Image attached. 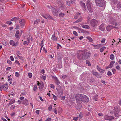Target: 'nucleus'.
<instances>
[{
  "label": "nucleus",
  "mask_w": 121,
  "mask_h": 121,
  "mask_svg": "<svg viewBox=\"0 0 121 121\" xmlns=\"http://www.w3.org/2000/svg\"><path fill=\"white\" fill-rule=\"evenodd\" d=\"M90 54L89 52H85L84 50H82L78 51L77 55L78 59L83 60L88 59Z\"/></svg>",
  "instance_id": "f257e3e1"
},
{
  "label": "nucleus",
  "mask_w": 121,
  "mask_h": 121,
  "mask_svg": "<svg viewBox=\"0 0 121 121\" xmlns=\"http://www.w3.org/2000/svg\"><path fill=\"white\" fill-rule=\"evenodd\" d=\"M96 5L99 6L103 7L105 5L104 0H95Z\"/></svg>",
  "instance_id": "f03ea898"
},
{
  "label": "nucleus",
  "mask_w": 121,
  "mask_h": 121,
  "mask_svg": "<svg viewBox=\"0 0 121 121\" xmlns=\"http://www.w3.org/2000/svg\"><path fill=\"white\" fill-rule=\"evenodd\" d=\"M58 87H60L59 89H58L57 88H56L57 91L58 92V95H57V96L58 97H60L62 95L63 92L61 86L59 85Z\"/></svg>",
  "instance_id": "7ed1b4c3"
},
{
  "label": "nucleus",
  "mask_w": 121,
  "mask_h": 121,
  "mask_svg": "<svg viewBox=\"0 0 121 121\" xmlns=\"http://www.w3.org/2000/svg\"><path fill=\"white\" fill-rule=\"evenodd\" d=\"M98 22V21L97 20L94 19H93L91 21L90 25L92 27H93L96 25Z\"/></svg>",
  "instance_id": "20e7f679"
},
{
  "label": "nucleus",
  "mask_w": 121,
  "mask_h": 121,
  "mask_svg": "<svg viewBox=\"0 0 121 121\" xmlns=\"http://www.w3.org/2000/svg\"><path fill=\"white\" fill-rule=\"evenodd\" d=\"M110 22L112 24L116 26H118V24L117 23L115 20L112 17H111L109 19Z\"/></svg>",
  "instance_id": "39448f33"
},
{
  "label": "nucleus",
  "mask_w": 121,
  "mask_h": 121,
  "mask_svg": "<svg viewBox=\"0 0 121 121\" xmlns=\"http://www.w3.org/2000/svg\"><path fill=\"white\" fill-rule=\"evenodd\" d=\"M83 95L81 94H78L76 96V99L77 101H82L83 96Z\"/></svg>",
  "instance_id": "423d86ee"
},
{
  "label": "nucleus",
  "mask_w": 121,
  "mask_h": 121,
  "mask_svg": "<svg viewBox=\"0 0 121 121\" xmlns=\"http://www.w3.org/2000/svg\"><path fill=\"white\" fill-rule=\"evenodd\" d=\"M51 9H52V13L53 15L55 16L58 15L57 13L58 11L56 8L54 7H52L51 8Z\"/></svg>",
  "instance_id": "0eeeda50"
},
{
  "label": "nucleus",
  "mask_w": 121,
  "mask_h": 121,
  "mask_svg": "<svg viewBox=\"0 0 121 121\" xmlns=\"http://www.w3.org/2000/svg\"><path fill=\"white\" fill-rule=\"evenodd\" d=\"M104 119L106 120L111 121L114 119L113 117H110L108 115H105L104 117Z\"/></svg>",
  "instance_id": "6e6552de"
},
{
  "label": "nucleus",
  "mask_w": 121,
  "mask_h": 121,
  "mask_svg": "<svg viewBox=\"0 0 121 121\" xmlns=\"http://www.w3.org/2000/svg\"><path fill=\"white\" fill-rule=\"evenodd\" d=\"M82 101L83 102H88L89 101V98L86 95H84L83 96Z\"/></svg>",
  "instance_id": "1a4fd4ad"
},
{
  "label": "nucleus",
  "mask_w": 121,
  "mask_h": 121,
  "mask_svg": "<svg viewBox=\"0 0 121 121\" xmlns=\"http://www.w3.org/2000/svg\"><path fill=\"white\" fill-rule=\"evenodd\" d=\"M87 6L89 11L90 13H91L93 12V10L91 8V6L90 5L88 4H87Z\"/></svg>",
  "instance_id": "9d476101"
},
{
  "label": "nucleus",
  "mask_w": 121,
  "mask_h": 121,
  "mask_svg": "<svg viewBox=\"0 0 121 121\" xmlns=\"http://www.w3.org/2000/svg\"><path fill=\"white\" fill-rule=\"evenodd\" d=\"M99 29L103 31L105 30V27H104V25L102 24L99 26Z\"/></svg>",
  "instance_id": "9b49d317"
},
{
  "label": "nucleus",
  "mask_w": 121,
  "mask_h": 121,
  "mask_svg": "<svg viewBox=\"0 0 121 121\" xmlns=\"http://www.w3.org/2000/svg\"><path fill=\"white\" fill-rule=\"evenodd\" d=\"M60 9L62 10H65L67 9L65 6L64 4H62L60 7Z\"/></svg>",
  "instance_id": "f8f14e48"
},
{
  "label": "nucleus",
  "mask_w": 121,
  "mask_h": 121,
  "mask_svg": "<svg viewBox=\"0 0 121 121\" xmlns=\"http://www.w3.org/2000/svg\"><path fill=\"white\" fill-rule=\"evenodd\" d=\"M19 22L20 24L22 25L21 26L22 28L24 26V25L25 24V21L24 20L21 19L19 21Z\"/></svg>",
  "instance_id": "ddd939ff"
},
{
  "label": "nucleus",
  "mask_w": 121,
  "mask_h": 121,
  "mask_svg": "<svg viewBox=\"0 0 121 121\" xmlns=\"http://www.w3.org/2000/svg\"><path fill=\"white\" fill-rule=\"evenodd\" d=\"M117 8L118 9H120L121 7V3L120 2H117V3H114L115 4H117Z\"/></svg>",
  "instance_id": "4468645a"
},
{
  "label": "nucleus",
  "mask_w": 121,
  "mask_h": 121,
  "mask_svg": "<svg viewBox=\"0 0 121 121\" xmlns=\"http://www.w3.org/2000/svg\"><path fill=\"white\" fill-rule=\"evenodd\" d=\"M67 5H70L71 4L73 3L74 2L72 0L70 1H67L66 2Z\"/></svg>",
  "instance_id": "2eb2a0df"
},
{
  "label": "nucleus",
  "mask_w": 121,
  "mask_h": 121,
  "mask_svg": "<svg viewBox=\"0 0 121 121\" xmlns=\"http://www.w3.org/2000/svg\"><path fill=\"white\" fill-rule=\"evenodd\" d=\"M15 100L14 99H11L9 101V103L8 104V105H10L11 104L14 103L15 102Z\"/></svg>",
  "instance_id": "dca6fc26"
},
{
  "label": "nucleus",
  "mask_w": 121,
  "mask_h": 121,
  "mask_svg": "<svg viewBox=\"0 0 121 121\" xmlns=\"http://www.w3.org/2000/svg\"><path fill=\"white\" fill-rule=\"evenodd\" d=\"M3 87V90L4 91L6 90L8 88V84H5L2 85Z\"/></svg>",
  "instance_id": "f3484780"
},
{
  "label": "nucleus",
  "mask_w": 121,
  "mask_h": 121,
  "mask_svg": "<svg viewBox=\"0 0 121 121\" xmlns=\"http://www.w3.org/2000/svg\"><path fill=\"white\" fill-rule=\"evenodd\" d=\"M19 19V18L18 17H15L11 19L10 20L12 21H15L18 20Z\"/></svg>",
  "instance_id": "a211bd4d"
},
{
  "label": "nucleus",
  "mask_w": 121,
  "mask_h": 121,
  "mask_svg": "<svg viewBox=\"0 0 121 121\" xmlns=\"http://www.w3.org/2000/svg\"><path fill=\"white\" fill-rule=\"evenodd\" d=\"M80 5L84 9H85L86 8V7L85 6V5L84 3L82 1H81L80 2Z\"/></svg>",
  "instance_id": "6ab92c4d"
},
{
  "label": "nucleus",
  "mask_w": 121,
  "mask_h": 121,
  "mask_svg": "<svg viewBox=\"0 0 121 121\" xmlns=\"http://www.w3.org/2000/svg\"><path fill=\"white\" fill-rule=\"evenodd\" d=\"M37 84L38 86H39V88L40 89H42L43 88V83H39L38 82Z\"/></svg>",
  "instance_id": "aec40b11"
},
{
  "label": "nucleus",
  "mask_w": 121,
  "mask_h": 121,
  "mask_svg": "<svg viewBox=\"0 0 121 121\" xmlns=\"http://www.w3.org/2000/svg\"><path fill=\"white\" fill-rule=\"evenodd\" d=\"M106 29L108 31H109L111 30L112 29V25H108L106 27Z\"/></svg>",
  "instance_id": "412c9836"
},
{
  "label": "nucleus",
  "mask_w": 121,
  "mask_h": 121,
  "mask_svg": "<svg viewBox=\"0 0 121 121\" xmlns=\"http://www.w3.org/2000/svg\"><path fill=\"white\" fill-rule=\"evenodd\" d=\"M82 17H81L79 18L77 20L75 21L74 22L76 23L79 22H81L82 21Z\"/></svg>",
  "instance_id": "4be33fe9"
},
{
  "label": "nucleus",
  "mask_w": 121,
  "mask_h": 121,
  "mask_svg": "<svg viewBox=\"0 0 121 121\" xmlns=\"http://www.w3.org/2000/svg\"><path fill=\"white\" fill-rule=\"evenodd\" d=\"M51 39L53 41H56L57 39L56 37L55 36V34L52 35L51 38Z\"/></svg>",
  "instance_id": "5701e85b"
},
{
  "label": "nucleus",
  "mask_w": 121,
  "mask_h": 121,
  "mask_svg": "<svg viewBox=\"0 0 121 121\" xmlns=\"http://www.w3.org/2000/svg\"><path fill=\"white\" fill-rule=\"evenodd\" d=\"M22 103L25 105H27L28 104V102L27 100L26 99H25L23 101Z\"/></svg>",
  "instance_id": "b1692460"
},
{
  "label": "nucleus",
  "mask_w": 121,
  "mask_h": 121,
  "mask_svg": "<svg viewBox=\"0 0 121 121\" xmlns=\"http://www.w3.org/2000/svg\"><path fill=\"white\" fill-rule=\"evenodd\" d=\"M115 63L114 61H112L111 62L110 64L109 65V68H111L113 66V64Z\"/></svg>",
  "instance_id": "393cba45"
},
{
  "label": "nucleus",
  "mask_w": 121,
  "mask_h": 121,
  "mask_svg": "<svg viewBox=\"0 0 121 121\" xmlns=\"http://www.w3.org/2000/svg\"><path fill=\"white\" fill-rule=\"evenodd\" d=\"M19 30H17L16 31L15 34V36L17 38H19Z\"/></svg>",
  "instance_id": "a878e982"
},
{
  "label": "nucleus",
  "mask_w": 121,
  "mask_h": 121,
  "mask_svg": "<svg viewBox=\"0 0 121 121\" xmlns=\"http://www.w3.org/2000/svg\"><path fill=\"white\" fill-rule=\"evenodd\" d=\"M119 110L117 107H115L114 108V112H119Z\"/></svg>",
  "instance_id": "bb28decb"
},
{
  "label": "nucleus",
  "mask_w": 121,
  "mask_h": 121,
  "mask_svg": "<svg viewBox=\"0 0 121 121\" xmlns=\"http://www.w3.org/2000/svg\"><path fill=\"white\" fill-rule=\"evenodd\" d=\"M82 27L83 28H85L87 29H89V26H88V25H82Z\"/></svg>",
  "instance_id": "cd10ccee"
},
{
  "label": "nucleus",
  "mask_w": 121,
  "mask_h": 121,
  "mask_svg": "<svg viewBox=\"0 0 121 121\" xmlns=\"http://www.w3.org/2000/svg\"><path fill=\"white\" fill-rule=\"evenodd\" d=\"M28 42H27L26 41H25L23 43L24 45H25L26 44H27V45L28 44H29L30 43V38H28Z\"/></svg>",
  "instance_id": "c85d7f7f"
},
{
  "label": "nucleus",
  "mask_w": 121,
  "mask_h": 121,
  "mask_svg": "<svg viewBox=\"0 0 121 121\" xmlns=\"http://www.w3.org/2000/svg\"><path fill=\"white\" fill-rule=\"evenodd\" d=\"M114 115L116 117H118L120 114L119 112H114Z\"/></svg>",
  "instance_id": "c756f323"
},
{
  "label": "nucleus",
  "mask_w": 121,
  "mask_h": 121,
  "mask_svg": "<svg viewBox=\"0 0 121 121\" xmlns=\"http://www.w3.org/2000/svg\"><path fill=\"white\" fill-rule=\"evenodd\" d=\"M96 77L97 78H101L102 77V75L100 74L97 73Z\"/></svg>",
  "instance_id": "7c9ffc66"
},
{
  "label": "nucleus",
  "mask_w": 121,
  "mask_h": 121,
  "mask_svg": "<svg viewBox=\"0 0 121 121\" xmlns=\"http://www.w3.org/2000/svg\"><path fill=\"white\" fill-rule=\"evenodd\" d=\"M65 13H60L59 14V16L60 17H63L64 16Z\"/></svg>",
  "instance_id": "2f4dec72"
},
{
  "label": "nucleus",
  "mask_w": 121,
  "mask_h": 121,
  "mask_svg": "<svg viewBox=\"0 0 121 121\" xmlns=\"http://www.w3.org/2000/svg\"><path fill=\"white\" fill-rule=\"evenodd\" d=\"M40 22V20H36L35 21L34 23L35 24H37L39 23Z\"/></svg>",
  "instance_id": "473e14b6"
},
{
  "label": "nucleus",
  "mask_w": 121,
  "mask_h": 121,
  "mask_svg": "<svg viewBox=\"0 0 121 121\" xmlns=\"http://www.w3.org/2000/svg\"><path fill=\"white\" fill-rule=\"evenodd\" d=\"M106 48V47H103L101 48L100 49V51L101 52H102L103 51L104 49H105Z\"/></svg>",
  "instance_id": "72a5a7b5"
},
{
  "label": "nucleus",
  "mask_w": 121,
  "mask_h": 121,
  "mask_svg": "<svg viewBox=\"0 0 121 121\" xmlns=\"http://www.w3.org/2000/svg\"><path fill=\"white\" fill-rule=\"evenodd\" d=\"M10 44L11 45H12L13 46V45H14V42L12 40H11L10 41Z\"/></svg>",
  "instance_id": "f704fd0d"
},
{
  "label": "nucleus",
  "mask_w": 121,
  "mask_h": 121,
  "mask_svg": "<svg viewBox=\"0 0 121 121\" xmlns=\"http://www.w3.org/2000/svg\"><path fill=\"white\" fill-rule=\"evenodd\" d=\"M1 83H0V91H2L3 90V87Z\"/></svg>",
  "instance_id": "c9c22d12"
},
{
  "label": "nucleus",
  "mask_w": 121,
  "mask_h": 121,
  "mask_svg": "<svg viewBox=\"0 0 121 121\" xmlns=\"http://www.w3.org/2000/svg\"><path fill=\"white\" fill-rule=\"evenodd\" d=\"M86 38L88 40H89V41L90 42H92L93 41V40L92 39L91 37L88 36Z\"/></svg>",
  "instance_id": "e433bc0d"
},
{
  "label": "nucleus",
  "mask_w": 121,
  "mask_h": 121,
  "mask_svg": "<svg viewBox=\"0 0 121 121\" xmlns=\"http://www.w3.org/2000/svg\"><path fill=\"white\" fill-rule=\"evenodd\" d=\"M100 47V44H99L96 45V46L95 47H94V48L95 49H98Z\"/></svg>",
  "instance_id": "4c0bfd02"
},
{
  "label": "nucleus",
  "mask_w": 121,
  "mask_h": 121,
  "mask_svg": "<svg viewBox=\"0 0 121 121\" xmlns=\"http://www.w3.org/2000/svg\"><path fill=\"white\" fill-rule=\"evenodd\" d=\"M114 58V56L113 54H111L110 56V59L111 60H113Z\"/></svg>",
  "instance_id": "58836bf2"
},
{
  "label": "nucleus",
  "mask_w": 121,
  "mask_h": 121,
  "mask_svg": "<svg viewBox=\"0 0 121 121\" xmlns=\"http://www.w3.org/2000/svg\"><path fill=\"white\" fill-rule=\"evenodd\" d=\"M15 107V106L14 105H13L11 106L10 107V109L11 110H12Z\"/></svg>",
  "instance_id": "ea45409f"
},
{
  "label": "nucleus",
  "mask_w": 121,
  "mask_h": 121,
  "mask_svg": "<svg viewBox=\"0 0 121 121\" xmlns=\"http://www.w3.org/2000/svg\"><path fill=\"white\" fill-rule=\"evenodd\" d=\"M76 29H78L79 30H80V31H81V32H83V30L81 28H79L78 27H76Z\"/></svg>",
  "instance_id": "a19ab883"
},
{
  "label": "nucleus",
  "mask_w": 121,
  "mask_h": 121,
  "mask_svg": "<svg viewBox=\"0 0 121 121\" xmlns=\"http://www.w3.org/2000/svg\"><path fill=\"white\" fill-rule=\"evenodd\" d=\"M92 73L93 75H95L96 76L97 73V72H95L94 71H92Z\"/></svg>",
  "instance_id": "79ce46f5"
},
{
  "label": "nucleus",
  "mask_w": 121,
  "mask_h": 121,
  "mask_svg": "<svg viewBox=\"0 0 121 121\" xmlns=\"http://www.w3.org/2000/svg\"><path fill=\"white\" fill-rule=\"evenodd\" d=\"M15 76L17 77H18L20 76V74L18 72H16L15 73Z\"/></svg>",
  "instance_id": "37998d69"
},
{
  "label": "nucleus",
  "mask_w": 121,
  "mask_h": 121,
  "mask_svg": "<svg viewBox=\"0 0 121 121\" xmlns=\"http://www.w3.org/2000/svg\"><path fill=\"white\" fill-rule=\"evenodd\" d=\"M98 96V95L97 94H96L95 95V96H94V100H95V101H97V97Z\"/></svg>",
  "instance_id": "c03bdc74"
},
{
  "label": "nucleus",
  "mask_w": 121,
  "mask_h": 121,
  "mask_svg": "<svg viewBox=\"0 0 121 121\" xmlns=\"http://www.w3.org/2000/svg\"><path fill=\"white\" fill-rule=\"evenodd\" d=\"M55 83L57 85H58L60 83V82L58 79L56 81Z\"/></svg>",
  "instance_id": "a18cd8bd"
},
{
  "label": "nucleus",
  "mask_w": 121,
  "mask_h": 121,
  "mask_svg": "<svg viewBox=\"0 0 121 121\" xmlns=\"http://www.w3.org/2000/svg\"><path fill=\"white\" fill-rule=\"evenodd\" d=\"M78 117H74L73 118V119L74 120L76 121L78 120Z\"/></svg>",
  "instance_id": "49530a36"
},
{
  "label": "nucleus",
  "mask_w": 121,
  "mask_h": 121,
  "mask_svg": "<svg viewBox=\"0 0 121 121\" xmlns=\"http://www.w3.org/2000/svg\"><path fill=\"white\" fill-rule=\"evenodd\" d=\"M19 42H17L16 43H14V45H13V46H17L18 45Z\"/></svg>",
  "instance_id": "de8ad7c7"
},
{
  "label": "nucleus",
  "mask_w": 121,
  "mask_h": 121,
  "mask_svg": "<svg viewBox=\"0 0 121 121\" xmlns=\"http://www.w3.org/2000/svg\"><path fill=\"white\" fill-rule=\"evenodd\" d=\"M6 23L10 25L12 23V22H11L7 21L6 22Z\"/></svg>",
  "instance_id": "09e8293b"
},
{
  "label": "nucleus",
  "mask_w": 121,
  "mask_h": 121,
  "mask_svg": "<svg viewBox=\"0 0 121 121\" xmlns=\"http://www.w3.org/2000/svg\"><path fill=\"white\" fill-rule=\"evenodd\" d=\"M37 88V86L36 85H35L34 86L33 88V90L34 91H35L36 90V89Z\"/></svg>",
  "instance_id": "8fccbe9b"
},
{
  "label": "nucleus",
  "mask_w": 121,
  "mask_h": 121,
  "mask_svg": "<svg viewBox=\"0 0 121 121\" xmlns=\"http://www.w3.org/2000/svg\"><path fill=\"white\" fill-rule=\"evenodd\" d=\"M7 62L9 64H11L12 63V62H11V61L10 60H7Z\"/></svg>",
  "instance_id": "3c124183"
},
{
  "label": "nucleus",
  "mask_w": 121,
  "mask_h": 121,
  "mask_svg": "<svg viewBox=\"0 0 121 121\" xmlns=\"http://www.w3.org/2000/svg\"><path fill=\"white\" fill-rule=\"evenodd\" d=\"M50 85H51L50 87L51 88H52L53 89L55 88V86H54V85L53 84H50Z\"/></svg>",
  "instance_id": "603ef678"
},
{
  "label": "nucleus",
  "mask_w": 121,
  "mask_h": 121,
  "mask_svg": "<svg viewBox=\"0 0 121 121\" xmlns=\"http://www.w3.org/2000/svg\"><path fill=\"white\" fill-rule=\"evenodd\" d=\"M52 105H50L49 107H48V110H49L51 111V110L52 109Z\"/></svg>",
  "instance_id": "864d4df0"
},
{
  "label": "nucleus",
  "mask_w": 121,
  "mask_h": 121,
  "mask_svg": "<svg viewBox=\"0 0 121 121\" xmlns=\"http://www.w3.org/2000/svg\"><path fill=\"white\" fill-rule=\"evenodd\" d=\"M83 116V113H82L80 112L79 114V118H81Z\"/></svg>",
  "instance_id": "5fc2aeb1"
},
{
  "label": "nucleus",
  "mask_w": 121,
  "mask_h": 121,
  "mask_svg": "<svg viewBox=\"0 0 121 121\" xmlns=\"http://www.w3.org/2000/svg\"><path fill=\"white\" fill-rule=\"evenodd\" d=\"M89 81L90 82H93L94 81V79L93 78H92L89 80Z\"/></svg>",
  "instance_id": "6e6d98bb"
},
{
  "label": "nucleus",
  "mask_w": 121,
  "mask_h": 121,
  "mask_svg": "<svg viewBox=\"0 0 121 121\" xmlns=\"http://www.w3.org/2000/svg\"><path fill=\"white\" fill-rule=\"evenodd\" d=\"M53 96L54 98V100H56L57 99V98L56 96H55V95H53Z\"/></svg>",
  "instance_id": "4d7b16f0"
},
{
  "label": "nucleus",
  "mask_w": 121,
  "mask_h": 121,
  "mask_svg": "<svg viewBox=\"0 0 121 121\" xmlns=\"http://www.w3.org/2000/svg\"><path fill=\"white\" fill-rule=\"evenodd\" d=\"M99 71L101 73H103L104 72L105 70H104L103 69H101L100 70H99Z\"/></svg>",
  "instance_id": "13d9d810"
},
{
  "label": "nucleus",
  "mask_w": 121,
  "mask_h": 121,
  "mask_svg": "<svg viewBox=\"0 0 121 121\" xmlns=\"http://www.w3.org/2000/svg\"><path fill=\"white\" fill-rule=\"evenodd\" d=\"M73 33L76 36H77L78 35V34L75 31H73Z\"/></svg>",
  "instance_id": "bf43d9fd"
},
{
  "label": "nucleus",
  "mask_w": 121,
  "mask_h": 121,
  "mask_svg": "<svg viewBox=\"0 0 121 121\" xmlns=\"http://www.w3.org/2000/svg\"><path fill=\"white\" fill-rule=\"evenodd\" d=\"M107 75L108 76H110L111 75H112V74L110 71H108L107 73Z\"/></svg>",
  "instance_id": "052dcab7"
},
{
  "label": "nucleus",
  "mask_w": 121,
  "mask_h": 121,
  "mask_svg": "<svg viewBox=\"0 0 121 121\" xmlns=\"http://www.w3.org/2000/svg\"><path fill=\"white\" fill-rule=\"evenodd\" d=\"M48 18H49L50 19H52V20H53V18L52 17H51V16H50V15H49V16H48V17H47Z\"/></svg>",
  "instance_id": "680f3d73"
},
{
  "label": "nucleus",
  "mask_w": 121,
  "mask_h": 121,
  "mask_svg": "<svg viewBox=\"0 0 121 121\" xmlns=\"http://www.w3.org/2000/svg\"><path fill=\"white\" fill-rule=\"evenodd\" d=\"M51 121V119L49 118L48 117V119H46L45 121Z\"/></svg>",
  "instance_id": "e2e57ef3"
},
{
  "label": "nucleus",
  "mask_w": 121,
  "mask_h": 121,
  "mask_svg": "<svg viewBox=\"0 0 121 121\" xmlns=\"http://www.w3.org/2000/svg\"><path fill=\"white\" fill-rule=\"evenodd\" d=\"M42 78H43L44 80H45L46 78V77L45 76H42Z\"/></svg>",
  "instance_id": "0e129e2a"
},
{
  "label": "nucleus",
  "mask_w": 121,
  "mask_h": 121,
  "mask_svg": "<svg viewBox=\"0 0 121 121\" xmlns=\"http://www.w3.org/2000/svg\"><path fill=\"white\" fill-rule=\"evenodd\" d=\"M105 39H103L101 41V42L102 43H104L105 42Z\"/></svg>",
  "instance_id": "69168bd1"
},
{
  "label": "nucleus",
  "mask_w": 121,
  "mask_h": 121,
  "mask_svg": "<svg viewBox=\"0 0 121 121\" xmlns=\"http://www.w3.org/2000/svg\"><path fill=\"white\" fill-rule=\"evenodd\" d=\"M15 63L16 64H18V65H20V63H19V61H18V60H16V61L15 62Z\"/></svg>",
  "instance_id": "338daca9"
},
{
  "label": "nucleus",
  "mask_w": 121,
  "mask_h": 121,
  "mask_svg": "<svg viewBox=\"0 0 121 121\" xmlns=\"http://www.w3.org/2000/svg\"><path fill=\"white\" fill-rule=\"evenodd\" d=\"M52 78L55 80V81L58 79L56 77L53 76L52 77Z\"/></svg>",
  "instance_id": "774afa93"
}]
</instances>
